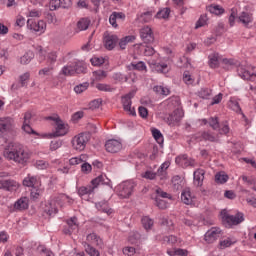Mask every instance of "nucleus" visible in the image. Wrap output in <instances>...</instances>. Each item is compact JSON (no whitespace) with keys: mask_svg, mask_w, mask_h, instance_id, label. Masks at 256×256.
Masks as SVG:
<instances>
[{"mask_svg":"<svg viewBox=\"0 0 256 256\" xmlns=\"http://www.w3.org/2000/svg\"><path fill=\"white\" fill-rule=\"evenodd\" d=\"M4 157L9 161H15V163H27L29 161V152L20 143H9L4 149Z\"/></svg>","mask_w":256,"mask_h":256,"instance_id":"obj_1","label":"nucleus"},{"mask_svg":"<svg viewBox=\"0 0 256 256\" xmlns=\"http://www.w3.org/2000/svg\"><path fill=\"white\" fill-rule=\"evenodd\" d=\"M220 217L223 225L225 227H233L235 225H241L245 221L243 213L238 212L235 215L228 214L226 210L220 212Z\"/></svg>","mask_w":256,"mask_h":256,"instance_id":"obj_2","label":"nucleus"},{"mask_svg":"<svg viewBox=\"0 0 256 256\" xmlns=\"http://www.w3.org/2000/svg\"><path fill=\"white\" fill-rule=\"evenodd\" d=\"M91 140V134L89 133H80L73 137L71 144L75 151H85L87 143Z\"/></svg>","mask_w":256,"mask_h":256,"instance_id":"obj_3","label":"nucleus"},{"mask_svg":"<svg viewBox=\"0 0 256 256\" xmlns=\"http://www.w3.org/2000/svg\"><path fill=\"white\" fill-rule=\"evenodd\" d=\"M237 71L241 79H244L246 81H253L254 83H256V67L248 66L245 68L243 66H239Z\"/></svg>","mask_w":256,"mask_h":256,"instance_id":"obj_4","label":"nucleus"},{"mask_svg":"<svg viewBox=\"0 0 256 256\" xmlns=\"http://www.w3.org/2000/svg\"><path fill=\"white\" fill-rule=\"evenodd\" d=\"M134 97H135V93H133V92H130L126 96L122 97L123 109L129 115H132V117H135L137 115V112L135 111V107H131V105H132L131 99Z\"/></svg>","mask_w":256,"mask_h":256,"instance_id":"obj_5","label":"nucleus"},{"mask_svg":"<svg viewBox=\"0 0 256 256\" xmlns=\"http://www.w3.org/2000/svg\"><path fill=\"white\" fill-rule=\"evenodd\" d=\"M221 238V228L217 227H212L210 230H208L204 234V241L208 244L211 245L217 241V239Z\"/></svg>","mask_w":256,"mask_h":256,"instance_id":"obj_6","label":"nucleus"},{"mask_svg":"<svg viewBox=\"0 0 256 256\" xmlns=\"http://www.w3.org/2000/svg\"><path fill=\"white\" fill-rule=\"evenodd\" d=\"M134 185L131 182H123L119 184L117 187L119 197L122 199H127V197H131V193H133Z\"/></svg>","mask_w":256,"mask_h":256,"instance_id":"obj_7","label":"nucleus"},{"mask_svg":"<svg viewBox=\"0 0 256 256\" xmlns=\"http://www.w3.org/2000/svg\"><path fill=\"white\" fill-rule=\"evenodd\" d=\"M175 161L177 165L183 167L184 169L187 167H195V159L188 158L187 154L176 157Z\"/></svg>","mask_w":256,"mask_h":256,"instance_id":"obj_8","label":"nucleus"},{"mask_svg":"<svg viewBox=\"0 0 256 256\" xmlns=\"http://www.w3.org/2000/svg\"><path fill=\"white\" fill-rule=\"evenodd\" d=\"M105 148L108 153H119L123 149V144L119 140L111 139L106 142Z\"/></svg>","mask_w":256,"mask_h":256,"instance_id":"obj_9","label":"nucleus"},{"mask_svg":"<svg viewBox=\"0 0 256 256\" xmlns=\"http://www.w3.org/2000/svg\"><path fill=\"white\" fill-rule=\"evenodd\" d=\"M140 37L144 43H153L155 41L153 30L149 26L143 27L140 30Z\"/></svg>","mask_w":256,"mask_h":256,"instance_id":"obj_10","label":"nucleus"},{"mask_svg":"<svg viewBox=\"0 0 256 256\" xmlns=\"http://www.w3.org/2000/svg\"><path fill=\"white\" fill-rule=\"evenodd\" d=\"M26 209H29V198L21 197L14 203L12 211H26Z\"/></svg>","mask_w":256,"mask_h":256,"instance_id":"obj_11","label":"nucleus"},{"mask_svg":"<svg viewBox=\"0 0 256 256\" xmlns=\"http://www.w3.org/2000/svg\"><path fill=\"white\" fill-rule=\"evenodd\" d=\"M118 41L119 38L117 37V35H107L104 37L105 47L106 49H108V51H113Z\"/></svg>","mask_w":256,"mask_h":256,"instance_id":"obj_12","label":"nucleus"},{"mask_svg":"<svg viewBox=\"0 0 256 256\" xmlns=\"http://www.w3.org/2000/svg\"><path fill=\"white\" fill-rule=\"evenodd\" d=\"M195 141H210V143H215L217 138L210 132L198 133L194 136Z\"/></svg>","mask_w":256,"mask_h":256,"instance_id":"obj_13","label":"nucleus"},{"mask_svg":"<svg viewBox=\"0 0 256 256\" xmlns=\"http://www.w3.org/2000/svg\"><path fill=\"white\" fill-rule=\"evenodd\" d=\"M19 184L14 180H0V189L5 191H15Z\"/></svg>","mask_w":256,"mask_h":256,"instance_id":"obj_14","label":"nucleus"},{"mask_svg":"<svg viewBox=\"0 0 256 256\" xmlns=\"http://www.w3.org/2000/svg\"><path fill=\"white\" fill-rule=\"evenodd\" d=\"M68 227L63 229L65 235H71L73 231H77L79 225L77 224V217H73L67 221Z\"/></svg>","mask_w":256,"mask_h":256,"instance_id":"obj_15","label":"nucleus"},{"mask_svg":"<svg viewBox=\"0 0 256 256\" xmlns=\"http://www.w3.org/2000/svg\"><path fill=\"white\" fill-rule=\"evenodd\" d=\"M86 241L88 245L89 243H91L92 245H96V247H99V249H103V240L95 233L88 234Z\"/></svg>","mask_w":256,"mask_h":256,"instance_id":"obj_16","label":"nucleus"},{"mask_svg":"<svg viewBox=\"0 0 256 256\" xmlns=\"http://www.w3.org/2000/svg\"><path fill=\"white\" fill-rule=\"evenodd\" d=\"M13 127V119L11 118H0V135L7 133Z\"/></svg>","mask_w":256,"mask_h":256,"instance_id":"obj_17","label":"nucleus"},{"mask_svg":"<svg viewBox=\"0 0 256 256\" xmlns=\"http://www.w3.org/2000/svg\"><path fill=\"white\" fill-rule=\"evenodd\" d=\"M23 185L25 187H32V189H35L41 185V182L39 181V179L37 177L28 175L23 180Z\"/></svg>","mask_w":256,"mask_h":256,"instance_id":"obj_18","label":"nucleus"},{"mask_svg":"<svg viewBox=\"0 0 256 256\" xmlns=\"http://www.w3.org/2000/svg\"><path fill=\"white\" fill-rule=\"evenodd\" d=\"M183 119V111L180 109H176L171 113L168 117L169 125H175V123H179Z\"/></svg>","mask_w":256,"mask_h":256,"instance_id":"obj_19","label":"nucleus"},{"mask_svg":"<svg viewBox=\"0 0 256 256\" xmlns=\"http://www.w3.org/2000/svg\"><path fill=\"white\" fill-rule=\"evenodd\" d=\"M27 27L32 31H43V29L45 28V22L43 20H40L36 23L33 21V19H28Z\"/></svg>","mask_w":256,"mask_h":256,"instance_id":"obj_20","label":"nucleus"},{"mask_svg":"<svg viewBox=\"0 0 256 256\" xmlns=\"http://www.w3.org/2000/svg\"><path fill=\"white\" fill-rule=\"evenodd\" d=\"M52 135L53 137H63V135H67V126H65L63 120L60 119L56 124V130Z\"/></svg>","mask_w":256,"mask_h":256,"instance_id":"obj_21","label":"nucleus"},{"mask_svg":"<svg viewBox=\"0 0 256 256\" xmlns=\"http://www.w3.org/2000/svg\"><path fill=\"white\" fill-rule=\"evenodd\" d=\"M110 179L107 178V176L104 175H100L96 178H94L91 183H92V187H94V189H97V187H99V185H109L110 183Z\"/></svg>","mask_w":256,"mask_h":256,"instance_id":"obj_22","label":"nucleus"},{"mask_svg":"<svg viewBox=\"0 0 256 256\" xmlns=\"http://www.w3.org/2000/svg\"><path fill=\"white\" fill-rule=\"evenodd\" d=\"M205 179V170L198 169L194 171V183L197 187L203 185V180Z\"/></svg>","mask_w":256,"mask_h":256,"instance_id":"obj_23","label":"nucleus"},{"mask_svg":"<svg viewBox=\"0 0 256 256\" xmlns=\"http://www.w3.org/2000/svg\"><path fill=\"white\" fill-rule=\"evenodd\" d=\"M181 201L185 205H191V203H193V196H191V190L189 188L183 190L181 194Z\"/></svg>","mask_w":256,"mask_h":256,"instance_id":"obj_24","label":"nucleus"},{"mask_svg":"<svg viewBox=\"0 0 256 256\" xmlns=\"http://www.w3.org/2000/svg\"><path fill=\"white\" fill-rule=\"evenodd\" d=\"M127 69L129 71H147V66L143 61H140L138 63H131L127 66Z\"/></svg>","mask_w":256,"mask_h":256,"instance_id":"obj_25","label":"nucleus"},{"mask_svg":"<svg viewBox=\"0 0 256 256\" xmlns=\"http://www.w3.org/2000/svg\"><path fill=\"white\" fill-rule=\"evenodd\" d=\"M238 20L247 27V25L253 21V16L248 12H242L238 17Z\"/></svg>","mask_w":256,"mask_h":256,"instance_id":"obj_26","label":"nucleus"},{"mask_svg":"<svg viewBox=\"0 0 256 256\" xmlns=\"http://www.w3.org/2000/svg\"><path fill=\"white\" fill-rule=\"evenodd\" d=\"M96 209H98V211H102V213H107V215H111V213H113V209L109 208L107 201L96 203Z\"/></svg>","mask_w":256,"mask_h":256,"instance_id":"obj_27","label":"nucleus"},{"mask_svg":"<svg viewBox=\"0 0 256 256\" xmlns=\"http://www.w3.org/2000/svg\"><path fill=\"white\" fill-rule=\"evenodd\" d=\"M128 242L138 247L139 243H141V234H139V232H131L128 237Z\"/></svg>","mask_w":256,"mask_h":256,"instance_id":"obj_28","label":"nucleus"},{"mask_svg":"<svg viewBox=\"0 0 256 256\" xmlns=\"http://www.w3.org/2000/svg\"><path fill=\"white\" fill-rule=\"evenodd\" d=\"M93 191H95V187H93L92 185L82 186L78 189V195L80 197H83V195H91Z\"/></svg>","mask_w":256,"mask_h":256,"instance_id":"obj_29","label":"nucleus"},{"mask_svg":"<svg viewBox=\"0 0 256 256\" xmlns=\"http://www.w3.org/2000/svg\"><path fill=\"white\" fill-rule=\"evenodd\" d=\"M209 65L211 69L219 67V53H214L209 56Z\"/></svg>","mask_w":256,"mask_h":256,"instance_id":"obj_30","label":"nucleus"},{"mask_svg":"<svg viewBox=\"0 0 256 256\" xmlns=\"http://www.w3.org/2000/svg\"><path fill=\"white\" fill-rule=\"evenodd\" d=\"M169 168V164L163 163L157 170L156 177H160V179H165L167 177V169Z\"/></svg>","mask_w":256,"mask_h":256,"instance_id":"obj_31","label":"nucleus"},{"mask_svg":"<svg viewBox=\"0 0 256 256\" xmlns=\"http://www.w3.org/2000/svg\"><path fill=\"white\" fill-rule=\"evenodd\" d=\"M85 251L90 256H101V253H99V250L95 249L91 244L85 242L84 243Z\"/></svg>","mask_w":256,"mask_h":256,"instance_id":"obj_32","label":"nucleus"},{"mask_svg":"<svg viewBox=\"0 0 256 256\" xmlns=\"http://www.w3.org/2000/svg\"><path fill=\"white\" fill-rule=\"evenodd\" d=\"M136 37L133 35L130 36H126L124 38H122L119 42V47L120 49H125L127 47V44L129 43H133V41H135Z\"/></svg>","mask_w":256,"mask_h":256,"instance_id":"obj_33","label":"nucleus"},{"mask_svg":"<svg viewBox=\"0 0 256 256\" xmlns=\"http://www.w3.org/2000/svg\"><path fill=\"white\" fill-rule=\"evenodd\" d=\"M207 10L214 15H223L225 13V9L219 5H210Z\"/></svg>","mask_w":256,"mask_h":256,"instance_id":"obj_34","label":"nucleus"},{"mask_svg":"<svg viewBox=\"0 0 256 256\" xmlns=\"http://www.w3.org/2000/svg\"><path fill=\"white\" fill-rule=\"evenodd\" d=\"M90 23L91 22L89 21V19L82 18L80 21L77 22V29L79 31H87V29H89Z\"/></svg>","mask_w":256,"mask_h":256,"instance_id":"obj_35","label":"nucleus"},{"mask_svg":"<svg viewBox=\"0 0 256 256\" xmlns=\"http://www.w3.org/2000/svg\"><path fill=\"white\" fill-rule=\"evenodd\" d=\"M152 135L158 145H163L164 138L163 134L161 133V131H159V129L153 128Z\"/></svg>","mask_w":256,"mask_h":256,"instance_id":"obj_36","label":"nucleus"},{"mask_svg":"<svg viewBox=\"0 0 256 256\" xmlns=\"http://www.w3.org/2000/svg\"><path fill=\"white\" fill-rule=\"evenodd\" d=\"M141 221H142V225H143L144 229H146V231L153 229V224H154L153 219L149 218L148 216H144V217H142Z\"/></svg>","mask_w":256,"mask_h":256,"instance_id":"obj_37","label":"nucleus"},{"mask_svg":"<svg viewBox=\"0 0 256 256\" xmlns=\"http://www.w3.org/2000/svg\"><path fill=\"white\" fill-rule=\"evenodd\" d=\"M44 212L49 215V217H53V215H57V208L52 203H49L45 206Z\"/></svg>","mask_w":256,"mask_h":256,"instance_id":"obj_38","label":"nucleus"},{"mask_svg":"<svg viewBox=\"0 0 256 256\" xmlns=\"http://www.w3.org/2000/svg\"><path fill=\"white\" fill-rule=\"evenodd\" d=\"M33 57H34L33 52L29 51L20 58V63L22 65H27L31 63V60L33 59Z\"/></svg>","mask_w":256,"mask_h":256,"instance_id":"obj_39","label":"nucleus"},{"mask_svg":"<svg viewBox=\"0 0 256 256\" xmlns=\"http://www.w3.org/2000/svg\"><path fill=\"white\" fill-rule=\"evenodd\" d=\"M170 14H171V9L164 8L157 12L156 17H157V19H167V18H169Z\"/></svg>","mask_w":256,"mask_h":256,"instance_id":"obj_40","label":"nucleus"},{"mask_svg":"<svg viewBox=\"0 0 256 256\" xmlns=\"http://www.w3.org/2000/svg\"><path fill=\"white\" fill-rule=\"evenodd\" d=\"M215 181L216 183H221L223 185V183H227V181H229V176L225 173H217L215 175Z\"/></svg>","mask_w":256,"mask_h":256,"instance_id":"obj_41","label":"nucleus"},{"mask_svg":"<svg viewBox=\"0 0 256 256\" xmlns=\"http://www.w3.org/2000/svg\"><path fill=\"white\" fill-rule=\"evenodd\" d=\"M96 88L98 89V91H105L107 93L115 91V88L108 84H97Z\"/></svg>","mask_w":256,"mask_h":256,"instance_id":"obj_42","label":"nucleus"},{"mask_svg":"<svg viewBox=\"0 0 256 256\" xmlns=\"http://www.w3.org/2000/svg\"><path fill=\"white\" fill-rule=\"evenodd\" d=\"M207 14H203L200 16L199 20L196 22L195 29H199L200 27H205L207 25Z\"/></svg>","mask_w":256,"mask_h":256,"instance_id":"obj_43","label":"nucleus"},{"mask_svg":"<svg viewBox=\"0 0 256 256\" xmlns=\"http://www.w3.org/2000/svg\"><path fill=\"white\" fill-rule=\"evenodd\" d=\"M62 75L66 77L75 75V68L73 66H64L61 71Z\"/></svg>","mask_w":256,"mask_h":256,"instance_id":"obj_44","label":"nucleus"},{"mask_svg":"<svg viewBox=\"0 0 256 256\" xmlns=\"http://www.w3.org/2000/svg\"><path fill=\"white\" fill-rule=\"evenodd\" d=\"M208 123L210 125V127L214 130L217 131V129H219L220 125H219V118L217 117H211L208 120Z\"/></svg>","mask_w":256,"mask_h":256,"instance_id":"obj_45","label":"nucleus"},{"mask_svg":"<svg viewBox=\"0 0 256 256\" xmlns=\"http://www.w3.org/2000/svg\"><path fill=\"white\" fill-rule=\"evenodd\" d=\"M211 93V89L202 88L200 91H198V96H200L201 99H207L208 97H211Z\"/></svg>","mask_w":256,"mask_h":256,"instance_id":"obj_46","label":"nucleus"},{"mask_svg":"<svg viewBox=\"0 0 256 256\" xmlns=\"http://www.w3.org/2000/svg\"><path fill=\"white\" fill-rule=\"evenodd\" d=\"M37 251H38V253H40V255L53 256V252H51V250L47 249L44 245H39L37 247Z\"/></svg>","mask_w":256,"mask_h":256,"instance_id":"obj_47","label":"nucleus"},{"mask_svg":"<svg viewBox=\"0 0 256 256\" xmlns=\"http://www.w3.org/2000/svg\"><path fill=\"white\" fill-rule=\"evenodd\" d=\"M93 75L96 81H102V79H105V77H107V72L103 70H97L93 72Z\"/></svg>","mask_w":256,"mask_h":256,"instance_id":"obj_48","label":"nucleus"},{"mask_svg":"<svg viewBox=\"0 0 256 256\" xmlns=\"http://www.w3.org/2000/svg\"><path fill=\"white\" fill-rule=\"evenodd\" d=\"M101 103H103L102 99L93 100L89 103V109L95 111V109H99V107H101Z\"/></svg>","mask_w":256,"mask_h":256,"instance_id":"obj_49","label":"nucleus"},{"mask_svg":"<svg viewBox=\"0 0 256 256\" xmlns=\"http://www.w3.org/2000/svg\"><path fill=\"white\" fill-rule=\"evenodd\" d=\"M88 87H89V83L79 84L74 87V91L77 94H81V93H83V91H87Z\"/></svg>","mask_w":256,"mask_h":256,"instance_id":"obj_50","label":"nucleus"},{"mask_svg":"<svg viewBox=\"0 0 256 256\" xmlns=\"http://www.w3.org/2000/svg\"><path fill=\"white\" fill-rule=\"evenodd\" d=\"M156 197H158V199H160V197L162 199H171V194L167 193V192H164L163 189L161 188H158L156 190Z\"/></svg>","mask_w":256,"mask_h":256,"instance_id":"obj_51","label":"nucleus"},{"mask_svg":"<svg viewBox=\"0 0 256 256\" xmlns=\"http://www.w3.org/2000/svg\"><path fill=\"white\" fill-rule=\"evenodd\" d=\"M74 71L77 74L86 73L87 67L85 65L81 64V63H76L75 66H74Z\"/></svg>","mask_w":256,"mask_h":256,"instance_id":"obj_52","label":"nucleus"},{"mask_svg":"<svg viewBox=\"0 0 256 256\" xmlns=\"http://www.w3.org/2000/svg\"><path fill=\"white\" fill-rule=\"evenodd\" d=\"M91 64L94 65V67H97L99 65H103L105 63V58L103 57H93L91 58Z\"/></svg>","mask_w":256,"mask_h":256,"instance_id":"obj_53","label":"nucleus"},{"mask_svg":"<svg viewBox=\"0 0 256 256\" xmlns=\"http://www.w3.org/2000/svg\"><path fill=\"white\" fill-rule=\"evenodd\" d=\"M155 205L159 209H165L167 207V202L159 197H155Z\"/></svg>","mask_w":256,"mask_h":256,"instance_id":"obj_54","label":"nucleus"},{"mask_svg":"<svg viewBox=\"0 0 256 256\" xmlns=\"http://www.w3.org/2000/svg\"><path fill=\"white\" fill-rule=\"evenodd\" d=\"M29 77H31V74H29V72H26L20 76L21 87H25L27 85V81H29Z\"/></svg>","mask_w":256,"mask_h":256,"instance_id":"obj_55","label":"nucleus"},{"mask_svg":"<svg viewBox=\"0 0 256 256\" xmlns=\"http://www.w3.org/2000/svg\"><path fill=\"white\" fill-rule=\"evenodd\" d=\"M138 113L140 117H142V119H147V117H149V110H147V108H145L144 106H140L138 108Z\"/></svg>","mask_w":256,"mask_h":256,"instance_id":"obj_56","label":"nucleus"},{"mask_svg":"<svg viewBox=\"0 0 256 256\" xmlns=\"http://www.w3.org/2000/svg\"><path fill=\"white\" fill-rule=\"evenodd\" d=\"M92 169H93V167L88 162H84L81 165V171H82V173H86V175L91 173Z\"/></svg>","mask_w":256,"mask_h":256,"instance_id":"obj_57","label":"nucleus"},{"mask_svg":"<svg viewBox=\"0 0 256 256\" xmlns=\"http://www.w3.org/2000/svg\"><path fill=\"white\" fill-rule=\"evenodd\" d=\"M41 195V190L39 189V187L36 188H32L31 193H30V197L31 199H39V196Z\"/></svg>","mask_w":256,"mask_h":256,"instance_id":"obj_58","label":"nucleus"},{"mask_svg":"<svg viewBox=\"0 0 256 256\" xmlns=\"http://www.w3.org/2000/svg\"><path fill=\"white\" fill-rule=\"evenodd\" d=\"M61 7V0H51L50 1V10L56 11V9H59Z\"/></svg>","mask_w":256,"mask_h":256,"instance_id":"obj_59","label":"nucleus"},{"mask_svg":"<svg viewBox=\"0 0 256 256\" xmlns=\"http://www.w3.org/2000/svg\"><path fill=\"white\" fill-rule=\"evenodd\" d=\"M142 177L144 179H150V181H153L157 177V174L154 173L153 171H146L144 174H142Z\"/></svg>","mask_w":256,"mask_h":256,"instance_id":"obj_60","label":"nucleus"},{"mask_svg":"<svg viewBox=\"0 0 256 256\" xmlns=\"http://www.w3.org/2000/svg\"><path fill=\"white\" fill-rule=\"evenodd\" d=\"M85 159V156H80V158H71L69 160L70 165H79L80 163H83V160Z\"/></svg>","mask_w":256,"mask_h":256,"instance_id":"obj_61","label":"nucleus"},{"mask_svg":"<svg viewBox=\"0 0 256 256\" xmlns=\"http://www.w3.org/2000/svg\"><path fill=\"white\" fill-rule=\"evenodd\" d=\"M144 55L146 57H152V55H155V49L151 46H146L144 49Z\"/></svg>","mask_w":256,"mask_h":256,"instance_id":"obj_62","label":"nucleus"},{"mask_svg":"<svg viewBox=\"0 0 256 256\" xmlns=\"http://www.w3.org/2000/svg\"><path fill=\"white\" fill-rule=\"evenodd\" d=\"M36 167L37 169H47L49 167V163L44 160H38L36 161Z\"/></svg>","mask_w":256,"mask_h":256,"instance_id":"obj_63","label":"nucleus"},{"mask_svg":"<svg viewBox=\"0 0 256 256\" xmlns=\"http://www.w3.org/2000/svg\"><path fill=\"white\" fill-rule=\"evenodd\" d=\"M124 255L133 256L135 253V247L127 246L123 249Z\"/></svg>","mask_w":256,"mask_h":256,"instance_id":"obj_64","label":"nucleus"}]
</instances>
